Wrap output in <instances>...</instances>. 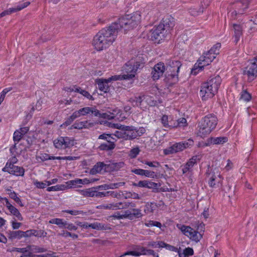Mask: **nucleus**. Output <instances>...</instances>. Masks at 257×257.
I'll list each match as a JSON object with an SVG mask.
<instances>
[{
    "label": "nucleus",
    "instance_id": "obj_40",
    "mask_svg": "<svg viewBox=\"0 0 257 257\" xmlns=\"http://www.w3.org/2000/svg\"><path fill=\"white\" fill-rule=\"evenodd\" d=\"M7 190L10 192L9 193V195L12 199H14L16 201V202L19 204L21 206H24L21 199L17 196V195L15 192L12 191L10 189H7Z\"/></svg>",
    "mask_w": 257,
    "mask_h": 257
},
{
    "label": "nucleus",
    "instance_id": "obj_13",
    "mask_svg": "<svg viewBox=\"0 0 257 257\" xmlns=\"http://www.w3.org/2000/svg\"><path fill=\"white\" fill-rule=\"evenodd\" d=\"M136 204L132 202H116L112 203L107 204H104L100 206V208L102 209H109L112 210H116L119 209H125L130 207H135Z\"/></svg>",
    "mask_w": 257,
    "mask_h": 257
},
{
    "label": "nucleus",
    "instance_id": "obj_26",
    "mask_svg": "<svg viewBox=\"0 0 257 257\" xmlns=\"http://www.w3.org/2000/svg\"><path fill=\"white\" fill-rule=\"evenodd\" d=\"M120 112L119 109L115 108L112 110V112H106L102 114L99 113V115L98 116H100L102 118H106L108 119H114L115 118L117 114Z\"/></svg>",
    "mask_w": 257,
    "mask_h": 257
},
{
    "label": "nucleus",
    "instance_id": "obj_59",
    "mask_svg": "<svg viewBox=\"0 0 257 257\" xmlns=\"http://www.w3.org/2000/svg\"><path fill=\"white\" fill-rule=\"evenodd\" d=\"M46 183L45 182H40L37 180H36L34 182V184L36 186V187L39 189H44L46 188Z\"/></svg>",
    "mask_w": 257,
    "mask_h": 257
},
{
    "label": "nucleus",
    "instance_id": "obj_18",
    "mask_svg": "<svg viewBox=\"0 0 257 257\" xmlns=\"http://www.w3.org/2000/svg\"><path fill=\"white\" fill-rule=\"evenodd\" d=\"M164 31L162 29V27L158 26L154 29L152 30L150 32L149 37L152 41L158 42L164 36Z\"/></svg>",
    "mask_w": 257,
    "mask_h": 257
},
{
    "label": "nucleus",
    "instance_id": "obj_9",
    "mask_svg": "<svg viewBox=\"0 0 257 257\" xmlns=\"http://www.w3.org/2000/svg\"><path fill=\"white\" fill-rule=\"evenodd\" d=\"M193 143L194 142L192 139H189L183 142L175 143L172 146L164 150V153L166 155L177 153L190 146H193Z\"/></svg>",
    "mask_w": 257,
    "mask_h": 257
},
{
    "label": "nucleus",
    "instance_id": "obj_12",
    "mask_svg": "<svg viewBox=\"0 0 257 257\" xmlns=\"http://www.w3.org/2000/svg\"><path fill=\"white\" fill-rule=\"evenodd\" d=\"M123 76L121 75H114L108 79L98 78L95 80L96 83L98 85V89L104 92H107L109 90V86L108 83L111 81H116L117 80H122Z\"/></svg>",
    "mask_w": 257,
    "mask_h": 257
},
{
    "label": "nucleus",
    "instance_id": "obj_30",
    "mask_svg": "<svg viewBox=\"0 0 257 257\" xmlns=\"http://www.w3.org/2000/svg\"><path fill=\"white\" fill-rule=\"evenodd\" d=\"M249 4V0H240L236 3V7L238 8V13L242 14L243 11L248 8Z\"/></svg>",
    "mask_w": 257,
    "mask_h": 257
},
{
    "label": "nucleus",
    "instance_id": "obj_43",
    "mask_svg": "<svg viewBox=\"0 0 257 257\" xmlns=\"http://www.w3.org/2000/svg\"><path fill=\"white\" fill-rule=\"evenodd\" d=\"M74 180L76 184H77V187H80V184H88L91 182L96 181V180L93 179L90 181L89 180L85 178L84 179H75Z\"/></svg>",
    "mask_w": 257,
    "mask_h": 257
},
{
    "label": "nucleus",
    "instance_id": "obj_64",
    "mask_svg": "<svg viewBox=\"0 0 257 257\" xmlns=\"http://www.w3.org/2000/svg\"><path fill=\"white\" fill-rule=\"evenodd\" d=\"M106 196H108L107 191L105 192H97L96 190H95L94 197H103Z\"/></svg>",
    "mask_w": 257,
    "mask_h": 257
},
{
    "label": "nucleus",
    "instance_id": "obj_28",
    "mask_svg": "<svg viewBox=\"0 0 257 257\" xmlns=\"http://www.w3.org/2000/svg\"><path fill=\"white\" fill-rule=\"evenodd\" d=\"M208 144L218 145L222 144L227 141V138L224 137L210 138L208 140Z\"/></svg>",
    "mask_w": 257,
    "mask_h": 257
},
{
    "label": "nucleus",
    "instance_id": "obj_5",
    "mask_svg": "<svg viewBox=\"0 0 257 257\" xmlns=\"http://www.w3.org/2000/svg\"><path fill=\"white\" fill-rule=\"evenodd\" d=\"M215 49L216 48H212L207 53H204L203 55L201 56L194 66L192 69L191 74L196 75L199 71L201 70L204 66L208 65L215 58V55L218 53H215Z\"/></svg>",
    "mask_w": 257,
    "mask_h": 257
},
{
    "label": "nucleus",
    "instance_id": "obj_3",
    "mask_svg": "<svg viewBox=\"0 0 257 257\" xmlns=\"http://www.w3.org/2000/svg\"><path fill=\"white\" fill-rule=\"evenodd\" d=\"M221 82V79L218 75L203 83L200 86L199 95L203 100L212 98L217 93Z\"/></svg>",
    "mask_w": 257,
    "mask_h": 257
},
{
    "label": "nucleus",
    "instance_id": "obj_45",
    "mask_svg": "<svg viewBox=\"0 0 257 257\" xmlns=\"http://www.w3.org/2000/svg\"><path fill=\"white\" fill-rule=\"evenodd\" d=\"M251 96L250 93H249L246 90H243L240 94V99L244 101H248L251 99Z\"/></svg>",
    "mask_w": 257,
    "mask_h": 257
},
{
    "label": "nucleus",
    "instance_id": "obj_29",
    "mask_svg": "<svg viewBox=\"0 0 257 257\" xmlns=\"http://www.w3.org/2000/svg\"><path fill=\"white\" fill-rule=\"evenodd\" d=\"M123 166L124 163L122 162L112 163L107 164V172L117 171L122 168Z\"/></svg>",
    "mask_w": 257,
    "mask_h": 257
},
{
    "label": "nucleus",
    "instance_id": "obj_60",
    "mask_svg": "<svg viewBox=\"0 0 257 257\" xmlns=\"http://www.w3.org/2000/svg\"><path fill=\"white\" fill-rule=\"evenodd\" d=\"M233 163L230 160H227L226 165L225 166L223 170H225L226 171H228L232 169L233 168Z\"/></svg>",
    "mask_w": 257,
    "mask_h": 257
},
{
    "label": "nucleus",
    "instance_id": "obj_20",
    "mask_svg": "<svg viewBox=\"0 0 257 257\" xmlns=\"http://www.w3.org/2000/svg\"><path fill=\"white\" fill-rule=\"evenodd\" d=\"M102 171L104 172H107V164L103 162H99L90 170V173L92 175H95L97 173H101Z\"/></svg>",
    "mask_w": 257,
    "mask_h": 257
},
{
    "label": "nucleus",
    "instance_id": "obj_63",
    "mask_svg": "<svg viewBox=\"0 0 257 257\" xmlns=\"http://www.w3.org/2000/svg\"><path fill=\"white\" fill-rule=\"evenodd\" d=\"M143 163H144L146 165H148L149 166L151 167H157L159 166V163L158 162H148V161H145L143 162Z\"/></svg>",
    "mask_w": 257,
    "mask_h": 257
},
{
    "label": "nucleus",
    "instance_id": "obj_25",
    "mask_svg": "<svg viewBox=\"0 0 257 257\" xmlns=\"http://www.w3.org/2000/svg\"><path fill=\"white\" fill-rule=\"evenodd\" d=\"M134 186L139 187H146L149 189L155 188L157 187V184L147 180L140 181L138 183H134Z\"/></svg>",
    "mask_w": 257,
    "mask_h": 257
},
{
    "label": "nucleus",
    "instance_id": "obj_8",
    "mask_svg": "<svg viewBox=\"0 0 257 257\" xmlns=\"http://www.w3.org/2000/svg\"><path fill=\"white\" fill-rule=\"evenodd\" d=\"M112 135L124 140H132L137 138V135L134 133V127L132 126H122L121 130L115 131Z\"/></svg>",
    "mask_w": 257,
    "mask_h": 257
},
{
    "label": "nucleus",
    "instance_id": "obj_35",
    "mask_svg": "<svg viewBox=\"0 0 257 257\" xmlns=\"http://www.w3.org/2000/svg\"><path fill=\"white\" fill-rule=\"evenodd\" d=\"M130 215L131 220L141 218L143 216L141 210L138 208H133L132 210H130Z\"/></svg>",
    "mask_w": 257,
    "mask_h": 257
},
{
    "label": "nucleus",
    "instance_id": "obj_7",
    "mask_svg": "<svg viewBox=\"0 0 257 257\" xmlns=\"http://www.w3.org/2000/svg\"><path fill=\"white\" fill-rule=\"evenodd\" d=\"M177 227L187 237L196 242L202 237V234L189 226L177 224Z\"/></svg>",
    "mask_w": 257,
    "mask_h": 257
},
{
    "label": "nucleus",
    "instance_id": "obj_19",
    "mask_svg": "<svg viewBox=\"0 0 257 257\" xmlns=\"http://www.w3.org/2000/svg\"><path fill=\"white\" fill-rule=\"evenodd\" d=\"M2 200L5 201L6 203V206L10 211L11 214L15 216L18 220L22 221L23 218L19 210L14 206L10 204L9 202L8 199L6 198H1Z\"/></svg>",
    "mask_w": 257,
    "mask_h": 257
},
{
    "label": "nucleus",
    "instance_id": "obj_22",
    "mask_svg": "<svg viewBox=\"0 0 257 257\" xmlns=\"http://www.w3.org/2000/svg\"><path fill=\"white\" fill-rule=\"evenodd\" d=\"M158 26L160 27H161L163 31H167V30H169L174 26L172 18L169 17L163 18L162 22Z\"/></svg>",
    "mask_w": 257,
    "mask_h": 257
},
{
    "label": "nucleus",
    "instance_id": "obj_23",
    "mask_svg": "<svg viewBox=\"0 0 257 257\" xmlns=\"http://www.w3.org/2000/svg\"><path fill=\"white\" fill-rule=\"evenodd\" d=\"M94 126L93 122H90L87 120L83 121H76L72 125L73 128L81 130L83 128H89Z\"/></svg>",
    "mask_w": 257,
    "mask_h": 257
},
{
    "label": "nucleus",
    "instance_id": "obj_62",
    "mask_svg": "<svg viewBox=\"0 0 257 257\" xmlns=\"http://www.w3.org/2000/svg\"><path fill=\"white\" fill-rule=\"evenodd\" d=\"M127 255H132L134 256H140L141 253L139 251H130L125 252L122 256H125Z\"/></svg>",
    "mask_w": 257,
    "mask_h": 257
},
{
    "label": "nucleus",
    "instance_id": "obj_54",
    "mask_svg": "<svg viewBox=\"0 0 257 257\" xmlns=\"http://www.w3.org/2000/svg\"><path fill=\"white\" fill-rule=\"evenodd\" d=\"M198 159L197 156H194L190 159L187 163V166L192 168L193 166L197 163Z\"/></svg>",
    "mask_w": 257,
    "mask_h": 257
},
{
    "label": "nucleus",
    "instance_id": "obj_32",
    "mask_svg": "<svg viewBox=\"0 0 257 257\" xmlns=\"http://www.w3.org/2000/svg\"><path fill=\"white\" fill-rule=\"evenodd\" d=\"M115 145L113 142L110 140H107V143L101 144L98 148L100 150L109 151L114 149Z\"/></svg>",
    "mask_w": 257,
    "mask_h": 257
},
{
    "label": "nucleus",
    "instance_id": "obj_2",
    "mask_svg": "<svg viewBox=\"0 0 257 257\" xmlns=\"http://www.w3.org/2000/svg\"><path fill=\"white\" fill-rule=\"evenodd\" d=\"M141 13L137 11L131 15H125L119 18L117 21L112 23L117 32L121 31L124 34L136 28L140 23Z\"/></svg>",
    "mask_w": 257,
    "mask_h": 257
},
{
    "label": "nucleus",
    "instance_id": "obj_11",
    "mask_svg": "<svg viewBox=\"0 0 257 257\" xmlns=\"http://www.w3.org/2000/svg\"><path fill=\"white\" fill-rule=\"evenodd\" d=\"M90 113L93 114L95 116H98L99 115V110L95 109L94 107H85L77 111H74L70 116L68 120H70L71 122L77 117L88 114Z\"/></svg>",
    "mask_w": 257,
    "mask_h": 257
},
{
    "label": "nucleus",
    "instance_id": "obj_6",
    "mask_svg": "<svg viewBox=\"0 0 257 257\" xmlns=\"http://www.w3.org/2000/svg\"><path fill=\"white\" fill-rule=\"evenodd\" d=\"M181 66V63L179 61L171 60L167 64L166 66V78L171 83H176L178 82V73Z\"/></svg>",
    "mask_w": 257,
    "mask_h": 257
},
{
    "label": "nucleus",
    "instance_id": "obj_58",
    "mask_svg": "<svg viewBox=\"0 0 257 257\" xmlns=\"http://www.w3.org/2000/svg\"><path fill=\"white\" fill-rule=\"evenodd\" d=\"M63 212L69 213L73 215H80V214H83V212L81 210H65L63 211Z\"/></svg>",
    "mask_w": 257,
    "mask_h": 257
},
{
    "label": "nucleus",
    "instance_id": "obj_57",
    "mask_svg": "<svg viewBox=\"0 0 257 257\" xmlns=\"http://www.w3.org/2000/svg\"><path fill=\"white\" fill-rule=\"evenodd\" d=\"M23 135H21L19 130H17L14 132L13 139L15 142H19L22 139Z\"/></svg>",
    "mask_w": 257,
    "mask_h": 257
},
{
    "label": "nucleus",
    "instance_id": "obj_21",
    "mask_svg": "<svg viewBox=\"0 0 257 257\" xmlns=\"http://www.w3.org/2000/svg\"><path fill=\"white\" fill-rule=\"evenodd\" d=\"M3 171L4 172H7L10 174L15 175L17 176H23L24 175L25 170L23 168L15 166L13 168H10L4 167L3 169Z\"/></svg>",
    "mask_w": 257,
    "mask_h": 257
},
{
    "label": "nucleus",
    "instance_id": "obj_14",
    "mask_svg": "<svg viewBox=\"0 0 257 257\" xmlns=\"http://www.w3.org/2000/svg\"><path fill=\"white\" fill-rule=\"evenodd\" d=\"M55 148L59 149H65L74 145V141L68 137H60L53 141Z\"/></svg>",
    "mask_w": 257,
    "mask_h": 257
},
{
    "label": "nucleus",
    "instance_id": "obj_41",
    "mask_svg": "<svg viewBox=\"0 0 257 257\" xmlns=\"http://www.w3.org/2000/svg\"><path fill=\"white\" fill-rule=\"evenodd\" d=\"M75 92H79L82 95L86 97L89 99H93V97L87 91L82 89L80 87L75 88Z\"/></svg>",
    "mask_w": 257,
    "mask_h": 257
},
{
    "label": "nucleus",
    "instance_id": "obj_51",
    "mask_svg": "<svg viewBox=\"0 0 257 257\" xmlns=\"http://www.w3.org/2000/svg\"><path fill=\"white\" fill-rule=\"evenodd\" d=\"M174 123L175 124V127L178 126H184L186 125L187 121L186 119L184 118H180L177 121L174 120Z\"/></svg>",
    "mask_w": 257,
    "mask_h": 257
},
{
    "label": "nucleus",
    "instance_id": "obj_15",
    "mask_svg": "<svg viewBox=\"0 0 257 257\" xmlns=\"http://www.w3.org/2000/svg\"><path fill=\"white\" fill-rule=\"evenodd\" d=\"M166 71V66L162 62L156 64L152 71V78L154 80H158Z\"/></svg>",
    "mask_w": 257,
    "mask_h": 257
},
{
    "label": "nucleus",
    "instance_id": "obj_49",
    "mask_svg": "<svg viewBox=\"0 0 257 257\" xmlns=\"http://www.w3.org/2000/svg\"><path fill=\"white\" fill-rule=\"evenodd\" d=\"M145 225L147 227L156 226L161 228L162 224L160 222L153 220H149L145 222Z\"/></svg>",
    "mask_w": 257,
    "mask_h": 257
},
{
    "label": "nucleus",
    "instance_id": "obj_4",
    "mask_svg": "<svg viewBox=\"0 0 257 257\" xmlns=\"http://www.w3.org/2000/svg\"><path fill=\"white\" fill-rule=\"evenodd\" d=\"M217 122L215 115L212 114L206 115L198 124L197 135L204 137L209 135L216 127Z\"/></svg>",
    "mask_w": 257,
    "mask_h": 257
},
{
    "label": "nucleus",
    "instance_id": "obj_42",
    "mask_svg": "<svg viewBox=\"0 0 257 257\" xmlns=\"http://www.w3.org/2000/svg\"><path fill=\"white\" fill-rule=\"evenodd\" d=\"M11 239H21L22 238V231L18 230L12 231L10 233L9 236Z\"/></svg>",
    "mask_w": 257,
    "mask_h": 257
},
{
    "label": "nucleus",
    "instance_id": "obj_33",
    "mask_svg": "<svg viewBox=\"0 0 257 257\" xmlns=\"http://www.w3.org/2000/svg\"><path fill=\"white\" fill-rule=\"evenodd\" d=\"M95 188H91L79 190L80 194L85 197H93L95 196Z\"/></svg>",
    "mask_w": 257,
    "mask_h": 257
},
{
    "label": "nucleus",
    "instance_id": "obj_34",
    "mask_svg": "<svg viewBox=\"0 0 257 257\" xmlns=\"http://www.w3.org/2000/svg\"><path fill=\"white\" fill-rule=\"evenodd\" d=\"M27 249L29 251H32L33 253H41L47 251V249L43 247H40L36 245H28Z\"/></svg>",
    "mask_w": 257,
    "mask_h": 257
},
{
    "label": "nucleus",
    "instance_id": "obj_17",
    "mask_svg": "<svg viewBox=\"0 0 257 257\" xmlns=\"http://www.w3.org/2000/svg\"><path fill=\"white\" fill-rule=\"evenodd\" d=\"M244 74L248 77V79L251 80L257 77V66L255 64L251 62L245 68L244 71Z\"/></svg>",
    "mask_w": 257,
    "mask_h": 257
},
{
    "label": "nucleus",
    "instance_id": "obj_44",
    "mask_svg": "<svg viewBox=\"0 0 257 257\" xmlns=\"http://www.w3.org/2000/svg\"><path fill=\"white\" fill-rule=\"evenodd\" d=\"M141 150L138 147L132 149L128 154L129 157L132 159H134L139 154Z\"/></svg>",
    "mask_w": 257,
    "mask_h": 257
},
{
    "label": "nucleus",
    "instance_id": "obj_16",
    "mask_svg": "<svg viewBox=\"0 0 257 257\" xmlns=\"http://www.w3.org/2000/svg\"><path fill=\"white\" fill-rule=\"evenodd\" d=\"M209 184L211 187H214L221 181V177L219 171L215 168L208 175Z\"/></svg>",
    "mask_w": 257,
    "mask_h": 257
},
{
    "label": "nucleus",
    "instance_id": "obj_39",
    "mask_svg": "<svg viewBox=\"0 0 257 257\" xmlns=\"http://www.w3.org/2000/svg\"><path fill=\"white\" fill-rule=\"evenodd\" d=\"M156 205L153 203H147L145 205L144 211L147 214L152 213L156 208Z\"/></svg>",
    "mask_w": 257,
    "mask_h": 257
},
{
    "label": "nucleus",
    "instance_id": "obj_36",
    "mask_svg": "<svg viewBox=\"0 0 257 257\" xmlns=\"http://www.w3.org/2000/svg\"><path fill=\"white\" fill-rule=\"evenodd\" d=\"M50 224H55L58 225L60 227H64L67 225V221H64L62 219L60 218H54L51 219L49 221Z\"/></svg>",
    "mask_w": 257,
    "mask_h": 257
},
{
    "label": "nucleus",
    "instance_id": "obj_37",
    "mask_svg": "<svg viewBox=\"0 0 257 257\" xmlns=\"http://www.w3.org/2000/svg\"><path fill=\"white\" fill-rule=\"evenodd\" d=\"M194 253V251L192 248L187 247L184 249L182 252H181V250L179 252V257H188V256L192 255Z\"/></svg>",
    "mask_w": 257,
    "mask_h": 257
},
{
    "label": "nucleus",
    "instance_id": "obj_61",
    "mask_svg": "<svg viewBox=\"0 0 257 257\" xmlns=\"http://www.w3.org/2000/svg\"><path fill=\"white\" fill-rule=\"evenodd\" d=\"M121 219L124 218H127L131 220V217L130 215V210H125L122 214H121Z\"/></svg>",
    "mask_w": 257,
    "mask_h": 257
},
{
    "label": "nucleus",
    "instance_id": "obj_27",
    "mask_svg": "<svg viewBox=\"0 0 257 257\" xmlns=\"http://www.w3.org/2000/svg\"><path fill=\"white\" fill-rule=\"evenodd\" d=\"M89 227H91L92 229H96L98 230H110L111 227L104 224L100 223L97 222L90 223L89 224Z\"/></svg>",
    "mask_w": 257,
    "mask_h": 257
},
{
    "label": "nucleus",
    "instance_id": "obj_24",
    "mask_svg": "<svg viewBox=\"0 0 257 257\" xmlns=\"http://www.w3.org/2000/svg\"><path fill=\"white\" fill-rule=\"evenodd\" d=\"M161 120L162 124L165 127L169 128L175 127L174 120L171 116L169 117L168 115H163Z\"/></svg>",
    "mask_w": 257,
    "mask_h": 257
},
{
    "label": "nucleus",
    "instance_id": "obj_53",
    "mask_svg": "<svg viewBox=\"0 0 257 257\" xmlns=\"http://www.w3.org/2000/svg\"><path fill=\"white\" fill-rule=\"evenodd\" d=\"M125 182H120L115 183H111L109 185H108L107 188V189H116L119 188V187L123 186L125 185Z\"/></svg>",
    "mask_w": 257,
    "mask_h": 257
},
{
    "label": "nucleus",
    "instance_id": "obj_31",
    "mask_svg": "<svg viewBox=\"0 0 257 257\" xmlns=\"http://www.w3.org/2000/svg\"><path fill=\"white\" fill-rule=\"evenodd\" d=\"M233 27L234 32L235 42L237 43L242 35V28L241 26L239 24H233Z\"/></svg>",
    "mask_w": 257,
    "mask_h": 257
},
{
    "label": "nucleus",
    "instance_id": "obj_56",
    "mask_svg": "<svg viewBox=\"0 0 257 257\" xmlns=\"http://www.w3.org/2000/svg\"><path fill=\"white\" fill-rule=\"evenodd\" d=\"M8 251L13 252V251H18L23 253L27 252L28 250L27 249V247L25 248H17V247H13L11 249H8Z\"/></svg>",
    "mask_w": 257,
    "mask_h": 257
},
{
    "label": "nucleus",
    "instance_id": "obj_38",
    "mask_svg": "<svg viewBox=\"0 0 257 257\" xmlns=\"http://www.w3.org/2000/svg\"><path fill=\"white\" fill-rule=\"evenodd\" d=\"M203 12V8L200 7L191 8L189 10V13L193 16H197Z\"/></svg>",
    "mask_w": 257,
    "mask_h": 257
},
{
    "label": "nucleus",
    "instance_id": "obj_50",
    "mask_svg": "<svg viewBox=\"0 0 257 257\" xmlns=\"http://www.w3.org/2000/svg\"><path fill=\"white\" fill-rule=\"evenodd\" d=\"M108 196H110L113 198L120 199L122 196V193L121 191H107Z\"/></svg>",
    "mask_w": 257,
    "mask_h": 257
},
{
    "label": "nucleus",
    "instance_id": "obj_46",
    "mask_svg": "<svg viewBox=\"0 0 257 257\" xmlns=\"http://www.w3.org/2000/svg\"><path fill=\"white\" fill-rule=\"evenodd\" d=\"M58 235L64 237H71L73 239H76L78 237V235L76 234L71 233L70 232L64 230H63L61 233H59Z\"/></svg>",
    "mask_w": 257,
    "mask_h": 257
},
{
    "label": "nucleus",
    "instance_id": "obj_47",
    "mask_svg": "<svg viewBox=\"0 0 257 257\" xmlns=\"http://www.w3.org/2000/svg\"><path fill=\"white\" fill-rule=\"evenodd\" d=\"M52 157L46 153H41L36 156V159L38 161H45L48 160H51Z\"/></svg>",
    "mask_w": 257,
    "mask_h": 257
},
{
    "label": "nucleus",
    "instance_id": "obj_55",
    "mask_svg": "<svg viewBox=\"0 0 257 257\" xmlns=\"http://www.w3.org/2000/svg\"><path fill=\"white\" fill-rule=\"evenodd\" d=\"M198 159L197 156H194L190 159L187 163V166L192 168L193 166L197 163Z\"/></svg>",
    "mask_w": 257,
    "mask_h": 257
},
{
    "label": "nucleus",
    "instance_id": "obj_48",
    "mask_svg": "<svg viewBox=\"0 0 257 257\" xmlns=\"http://www.w3.org/2000/svg\"><path fill=\"white\" fill-rule=\"evenodd\" d=\"M162 247L166 248L167 250L174 251V252H177L179 254V251L181 250V247H179V248L173 246L172 245H170L169 244H167L165 242H164V244L162 245Z\"/></svg>",
    "mask_w": 257,
    "mask_h": 257
},
{
    "label": "nucleus",
    "instance_id": "obj_52",
    "mask_svg": "<svg viewBox=\"0 0 257 257\" xmlns=\"http://www.w3.org/2000/svg\"><path fill=\"white\" fill-rule=\"evenodd\" d=\"M164 244V242L162 241H151L148 243V246L153 247H162V245Z\"/></svg>",
    "mask_w": 257,
    "mask_h": 257
},
{
    "label": "nucleus",
    "instance_id": "obj_1",
    "mask_svg": "<svg viewBox=\"0 0 257 257\" xmlns=\"http://www.w3.org/2000/svg\"><path fill=\"white\" fill-rule=\"evenodd\" d=\"M114 25L111 24L100 30L94 36L93 45L97 51H101L112 44L115 41L117 32L114 28Z\"/></svg>",
    "mask_w": 257,
    "mask_h": 257
},
{
    "label": "nucleus",
    "instance_id": "obj_10",
    "mask_svg": "<svg viewBox=\"0 0 257 257\" xmlns=\"http://www.w3.org/2000/svg\"><path fill=\"white\" fill-rule=\"evenodd\" d=\"M142 65V63L139 61H135L131 60L126 63L124 69L127 73L126 74L122 75L123 79H131L135 76V73L138 69Z\"/></svg>",
    "mask_w": 257,
    "mask_h": 257
}]
</instances>
